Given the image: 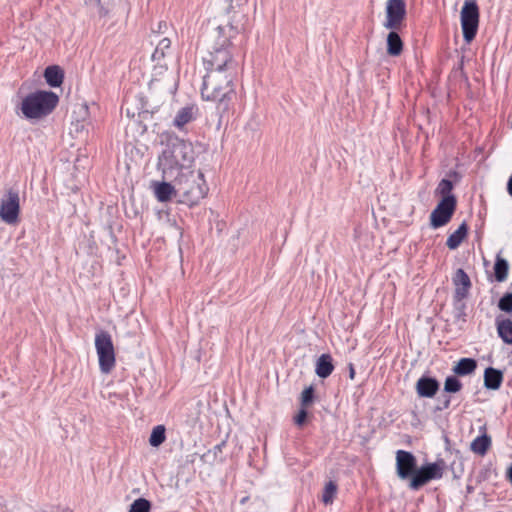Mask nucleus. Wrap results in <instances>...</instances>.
<instances>
[{
	"mask_svg": "<svg viewBox=\"0 0 512 512\" xmlns=\"http://www.w3.org/2000/svg\"><path fill=\"white\" fill-rule=\"evenodd\" d=\"M236 91L235 89H228L223 93L219 94V96L215 97V99H210L211 101L217 102V112L219 114V125L221 124L222 119L225 116H229L231 110H233L234 102L236 100Z\"/></svg>",
	"mask_w": 512,
	"mask_h": 512,
	"instance_id": "ddd939ff",
	"label": "nucleus"
},
{
	"mask_svg": "<svg viewBox=\"0 0 512 512\" xmlns=\"http://www.w3.org/2000/svg\"><path fill=\"white\" fill-rule=\"evenodd\" d=\"M87 3L97 9L99 17H106L109 10L101 3V0H87Z\"/></svg>",
	"mask_w": 512,
	"mask_h": 512,
	"instance_id": "58836bf2",
	"label": "nucleus"
},
{
	"mask_svg": "<svg viewBox=\"0 0 512 512\" xmlns=\"http://www.w3.org/2000/svg\"><path fill=\"white\" fill-rule=\"evenodd\" d=\"M237 70H208L203 77L201 95L204 99H215L219 94L234 88Z\"/></svg>",
	"mask_w": 512,
	"mask_h": 512,
	"instance_id": "39448f33",
	"label": "nucleus"
},
{
	"mask_svg": "<svg viewBox=\"0 0 512 512\" xmlns=\"http://www.w3.org/2000/svg\"><path fill=\"white\" fill-rule=\"evenodd\" d=\"M448 176L450 178H454L455 180H459L460 179V174L457 171H454V170L449 171Z\"/></svg>",
	"mask_w": 512,
	"mask_h": 512,
	"instance_id": "a19ab883",
	"label": "nucleus"
},
{
	"mask_svg": "<svg viewBox=\"0 0 512 512\" xmlns=\"http://www.w3.org/2000/svg\"><path fill=\"white\" fill-rule=\"evenodd\" d=\"M451 395L443 392V394L438 398V403L434 407V412H441L443 410H446L451 405Z\"/></svg>",
	"mask_w": 512,
	"mask_h": 512,
	"instance_id": "e433bc0d",
	"label": "nucleus"
},
{
	"mask_svg": "<svg viewBox=\"0 0 512 512\" xmlns=\"http://www.w3.org/2000/svg\"><path fill=\"white\" fill-rule=\"evenodd\" d=\"M465 298H453V306L455 318L458 320L466 321V304L463 302Z\"/></svg>",
	"mask_w": 512,
	"mask_h": 512,
	"instance_id": "f704fd0d",
	"label": "nucleus"
},
{
	"mask_svg": "<svg viewBox=\"0 0 512 512\" xmlns=\"http://www.w3.org/2000/svg\"><path fill=\"white\" fill-rule=\"evenodd\" d=\"M457 208V200L443 198L440 199L436 207L430 214V226L437 229L448 224Z\"/></svg>",
	"mask_w": 512,
	"mask_h": 512,
	"instance_id": "f8f14e48",
	"label": "nucleus"
},
{
	"mask_svg": "<svg viewBox=\"0 0 512 512\" xmlns=\"http://www.w3.org/2000/svg\"><path fill=\"white\" fill-rule=\"evenodd\" d=\"M309 416L307 408L300 406L298 413L293 418L294 424L298 427H303L307 423Z\"/></svg>",
	"mask_w": 512,
	"mask_h": 512,
	"instance_id": "4c0bfd02",
	"label": "nucleus"
},
{
	"mask_svg": "<svg viewBox=\"0 0 512 512\" xmlns=\"http://www.w3.org/2000/svg\"><path fill=\"white\" fill-rule=\"evenodd\" d=\"M452 282L455 286L453 298H467L472 283L470 277L462 268L456 270Z\"/></svg>",
	"mask_w": 512,
	"mask_h": 512,
	"instance_id": "2eb2a0df",
	"label": "nucleus"
},
{
	"mask_svg": "<svg viewBox=\"0 0 512 512\" xmlns=\"http://www.w3.org/2000/svg\"><path fill=\"white\" fill-rule=\"evenodd\" d=\"M95 347L99 359L100 371L104 374L110 373L116 363L111 335L104 330L98 332L95 336Z\"/></svg>",
	"mask_w": 512,
	"mask_h": 512,
	"instance_id": "0eeeda50",
	"label": "nucleus"
},
{
	"mask_svg": "<svg viewBox=\"0 0 512 512\" xmlns=\"http://www.w3.org/2000/svg\"><path fill=\"white\" fill-rule=\"evenodd\" d=\"M348 368H349V378L351 380H353L355 378V368H354V365L352 363H349Z\"/></svg>",
	"mask_w": 512,
	"mask_h": 512,
	"instance_id": "ea45409f",
	"label": "nucleus"
},
{
	"mask_svg": "<svg viewBox=\"0 0 512 512\" xmlns=\"http://www.w3.org/2000/svg\"><path fill=\"white\" fill-rule=\"evenodd\" d=\"M453 189V181L451 179L444 178L439 182L435 190V194L439 195L441 197L440 199L447 197L449 199L457 200L456 196L452 193Z\"/></svg>",
	"mask_w": 512,
	"mask_h": 512,
	"instance_id": "cd10ccee",
	"label": "nucleus"
},
{
	"mask_svg": "<svg viewBox=\"0 0 512 512\" xmlns=\"http://www.w3.org/2000/svg\"><path fill=\"white\" fill-rule=\"evenodd\" d=\"M469 231V227L467 223L464 221L460 224V226L448 236L446 245L450 250L457 249L463 240L467 237Z\"/></svg>",
	"mask_w": 512,
	"mask_h": 512,
	"instance_id": "5701e85b",
	"label": "nucleus"
},
{
	"mask_svg": "<svg viewBox=\"0 0 512 512\" xmlns=\"http://www.w3.org/2000/svg\"><path fill=\"white\" fill-rule=\"evenodd\" d=\"M506 478L512 484V464L507 469Z\"/></svg>",
	"mask_w": 512,
	"mask_h": 512,
	"instance_id": "79ce46f5",
	"label": "nucleus"
},
{
	"mask_svg": "<svg viewBox=\"0 0 512 512\" xmlns=\"http://www.w3.org/2000/svg\"><path fill=\"white\" fill-rule=\"evenodd\" d=\"M334 370L333 358L330 354H322L316 361L315 373L318 377L326 379Z\"/></svg>",
	"mask_w": 512,
	"mask_h": 512,
	"instance_id": "412c9836",
	"label": "nucleus"
},
{
	"mask_svg": "<svg viewBox=\"0 0 512 512\" xmlns=\"http://www.w3.org/2000/svg\"><path fill=\"white\" fill-rule=\"evenodd\" d=\"M459 68H460L461 70H463V59L461 60V62H460V64H459Z\"/></svg>",
	"mask_w": 512,
	"mask_h": 512,
	"instance_id": "c03bdc74",
	"label": "nucleus"
},
{
	"mask_svg": "<svg viewBox=\"0 0 512 512\" xmlns=\"http://www.w3.org/2000/svg\"><path fill=\"white\" fill-rule=\"evenodd\" d=\"M238 33L232 25L218 26L212 33L214 45L203 57L206 70H237V62L234 60L228 47L231 45V38Z\"/></svg>",
	"mask_w": 512,
	"mask_h": 512,
	"instance_id": "f257e3e1",
	"label": "nucleus"
},
{
	"mask_svg": "<svg viewBox=\"0 0 512 512\" xmlns=\"http://www.w3.org/2000/svg\"><path fill=\"white\" fill-rule=\"evenodd\" d=\"M194 149L189 141L177 136H170L167 146L159 157V164L163 167L164 174L173 176L174 171L189 170L194 162Z\"/></svg>",
	"mask_w": 512,
	"mask_h": 512,
	"instance_id": "f03ea898",
	"label": "nucleus"
},
{
	"mask_svg": "<svg viewBox=\"0 0 512 512\" xmlns=\"http://www.w3.org/2000/svg\"><path fill=\"white\" fill-rule=\"evenodd\" d=\"M226 1L229 2V3L232 2V0H226Z\"/></svg>",
	"mask_w": 512,
	"mask_h": 512,
	"instance_id": "a18cd8bd",
	"label": "nucleus"
},
{
	"mask_svg": "<svg viewBox=\"0 0 512 512\" xmlns=\"http://www.w3.org/2000/svg\"><path fill=\"white\" fill-rule=\"evenodd\" d=\"M166 440V428L164 425H157L152 429L149 437V444L152 447H159Z\"/></svg>",
	"mask_w": 512,
	"mask_h": 512,
	"instance_id": "c85d7f7f",
	"label": "nucleus"
},
{
	"mask_svg": "<svg viewBox=\"0 0 512 512\" xmlns=\"http://www.w3.org/2000/svg\"><path fill=\"white\" fill-rule=\"evenodd\" d=\"M152 503L146 498L140 497L134 500L129 508L128 512H150Z\"/></svg>",
	"mask_w": 512,
	"mask_h": 512,
	"instance_id": "2f4dec72",
	"label": "nucleus"
},
{
	"mask_svg": "<svg viewBox=\"0 0 512 512\" xmlns=\"http://www.w3.org/2000/svg\"><path fill=\"white\" fill-rule=\"evenodd\" d=\"M498 308L505 313H512V292H506L499 299Z\"/></svg>",
	"mask_w": 512,
	"mask_h": 512,
	"instance_id": "c9c22d12",
	"label": "nucleus"
},
{
	"mask_svg": "<svg viewBox=\"0 0 512 512\" xmlns=\"http://www.w3.org/2000/svg\"><path fill=\"white\" fill-rule=\"evenodd\" d=\"M480 11L476 0H466L461 9L460 20L463 38L470 43L476 36L479 26Z\"/></svg>",
	"mask_w": 512,
	"mask_h": 512,
	"instance_id": "6e6552de",
	"label": "nucleus"
},
{
	"mask_svg": "<svg viewBox=\"0 0 512 512\" xmlns=\"http://www.w3.org/2000/svg\"><path fill=\"white\" fill-rule=\"evenodd\" d=\"M416 392L419 397L433 398L440 389V382L432 376H421L415 385Z\"/></svg>",
	"mask_w": 512,
	"mask_h": 512,
	"instance_id": "4468645a",
	"label": "nucleus"
},
{
	"mask_svg": "<svg viewBox=\"0 0 512 512\" xmlns=\"http://www.w3.org/2000/svg\"><path fill=\"white\" fill-rule=\"evenodd\" d=\"M44 78L50 87L58 88L63 83L64 71L58 65H50L44 71Z\"/></svg>",
	"mask_w": 512,
	"mask_h": 512,
	"instance_id": "4be33fe9",
	"label": "nucleus"
},
{
	"mask_svg": "<svg viewBox=\"0 0 512 512\" xmlns=\"http://www.w3.org/2000/svg\"><path fill=\"white\" fill-rule=\"evenodd\" d=\"M198 108L196 105L191 104L182 107L176 114L173 125L182 130L184 126L196 119Z\"/></svg>",
	"mask_w": 512,
	"mask_h": 512,
	"instance_id": "f3484780",
	"label": "nucleus"
},
{
	"mask_svg": "<svg viewBox=\"0 0 512 512\" xmlns=\"http://www.w3.org/2000/svg\"><path fill=\"white\" fill-rule=\"evenodd\" d=\"M155 196L160 202L169 201L172 196L177 198V187L175 177H173L172 183L160 182L155 184Z\"/></svg>",
	"mask_w": 512,
	"mask_h": 512,
	"instance_id": "a211bd4d",
	"label": "nucleus"
},
{
	"mask_svg": "<svg viewBox=\"0 0 512 512\" xmlns=\"http://www.w3.org/2000/svg\"><path fill=\"white\" fill-rule=\"evenodd\" d=\"M337 490H338V486H337L336 482H334L332 480L327 482L324 487V490H323L322 501L325 504H331L334 500Z\"/></svg>",
	"mask_w": 512,
	"mask_h": 512,
	"instance_id": "473e14b6",
	"label": "nucleus"
},
{
	"mask_svg": "<svg viewBox=\"0 0 512 512\" xmlns=\"http://www.w3.org/2000/svg\"><path fill=\"white\" fill-rule=\"evenodd\" d=\"M162 26L166 27V23L165 22H159L158 23V26H157V30H154V32H160V30L162 29Z\"/></svg>",
	"mask_w": 512,
	"mask_h": 512,
	"instance_id": "37998d69",
	"label": "nucleus"
},
{
	"mask_svg": "<svg viewBox=\"0 0 512 512\" xmlns=\"http://www.w3.org/2000/svg\"><path fill=\"white\" fill-rule=\"evenodd\" d=\"M20 198L18 191L10 188L0 202V218L7 224H15L19 220Z\"/></svg>",
	"mask_w": 512,
	"mask_h": 512,
	"instance_id": "9d476101",
	"label": "nucleus"
},
{
	"mask_svg": "<svg viewBox=\"0 0 512 512\" xmlns=\"http://www.w3.org/2000/svg\"><path fill=\"white\" fill-rule=\"evenodd\" d=\"M170 47H171V41L169 38L161 39L158 42V44L152 54V60L159 63L166 56V52L170 49Z\"/></svg>",
	"mask_w": 512,
	"mask_h": 512,
	"instance_id": "7c9ffc66",
	"label": "nucleus"
},
{
	"mask_svg": "<svg viewBox=\"0 0 512 512\" xmlns=\"http://www.w3.org/2000/svg\"><path fill=\"white\" fill-rule=\"evenodd\" d=\"M315 400V388L313 385L306 387L300 397V406L308 408Z\"/></svg>",
	"mask_w": 512,
	"mask_h": 512,
	"instance_id": "72a5a7b5",
	"label": "nucleus"
},
{
	"mask_svg": "<svg viewBox=\"0 0 512 512\" xmlns=\"http://www.w3.org/2000/svg\"><path fill=\"white\" fill-rule=\"evenodd\" d=\"M69 512H73V511H69Z\"/></svg>",
	"mask_w": 512,
	"mask_h": 512,
	"instance_id": "49530a36",
	"label": "nucleus"
},
{
	"mask_svg": "<svg viewBox=\"0 0 512 512\" xmlns=\"http://www.w3.org/2000/svg\"><path fill=\"white\" fill-rule=\"evenodd\" d=\"M446 462L442 458H437L435 462H426L419 466L418 472L412 479L408 487L417 491L427 485L432 480H439L443 477L446 470Z\"/></svg>",
	"mask_w": 512,
	"mask_h": 512,
	"instance_id": "423d86ee",
	"label": "nucleus"
},
{
	"mask_svg": "<svg viewBox=\"0 0 512 512\" xmlns=\"http://www.w3.org/2000/svg\"><path fill=\"white\" fill-rule=\"evenodd\" d=\"M58 103L59 97L56 93L37 90L22 100L21 111L27 119H40L49 115Z\"/></svg>",
	"mask_w": 512,
	"mask_h": 512,
	"instance_id": "20e7f679",
	"label": "nucleus"
},
{
	"mask_svg": "<svg viewBox=\"0 0 512 512\" xmlns=\"http://www.w3.org/2000/svg\"><path fill=\"white\" fill-rule=\"evenodd\" d=\"M484 431H486L485 427H482ZM491 447V437L484 432L480 436L476 437L470 445V449L480 456H484L487 454L488 450Z\"/></svg>",
	"mask_w": 512,
	"mask_h": 512,
	"instance_id": "393cba45",
	"label": "nucleus"
},
{
	"mask_svg": "<svg viewBox=\"0 0 512 512\" xmlns=\"http://www.w3.org/2000/svg\"><path fill=\"white\" fill-rule=\"evenodd\" d=\"M493 269L495 280L497 282H503L506 280L508 275L509 263L505 258L501 257L500 255H497Z\"/></svg>",
	"mask_w": 512,
	"mask_h": 512,
	"instance_id": "bb28decb",
	"label": "nucleus"
},
{
	"mask_svg": "<svg viewBox=\"0 0 512 512\" xmlns=\"http://www.w3.org/2000/svg\"><path fill=\"white\" fill-rule=\"evenodd\" d=\"M386 19L383 26L388 30H400L406 19V1L388 0L385 8Z\"/></svg>",
	"mask_w": 512,
	"mask_h": 512,
	"instance_id": "9b49d317",
	"label": "nucleus"
},
{
	"mask_svg": "<svg viewBox=\"0 0 512 512\" xmlns=\"http://www.w3.org/2000/svg\"><path fill=\"white\" fill-rule=\"evenodd\" d=\"M226 446V441L215 445L213 449L208 450L202 454L200 459L203 463L213 465L215 462H224L225 456L223 455V448Z\"/></svg>",
	"mask_w": 512,
	"mask_h": 512,
	"instance_id": "b1692460",
	"label": "nucleus"
},
{
	"mask_svg": "<svg viewBox=\"0 0 512 512\" xmlns=\"http://www.w3.org/2000/svg\"><path fill=\"white\" fill-rule=\"evenodd\" d=\"M503 378L502 370L489 366L483 373V385L487 390H498L502 385Z\"/></svg>",
	"mask_w": 512,
	"mask_h": 512,
	"instance_id": "dca6fc26",
	"label": "nucleus"
},
{
	"mask_svg": "<svg viewBox=\"0 0 512 512\" xmlns=\"http://www.w3.org/2000/svg\"><path fill=\"white\" fill-rule=\"evenodd\" d=\"M418 463L416 456L406 450L396 452V475L402 481L412 483L413 477L418 472Z\"/></svg>",
	"mask_w": 512,
	"mask_h": 512,
	"instance_id": "1a4fd4ad",
	"label": "nucleus"
},
{
	"mask_svg": "<svg viewBox=\"0 0 512 512\" xmlns=\"http://www.w3.org/2000/svg\"><path fill=\"white\" fill-rule=\"evenodd\" d=\"M404 43L398 30H390L386 39V52L391 57L400 56L403 52Z\"/></svg>",
	"mask_w": 512,
	"mask_h": 512,
	"instance_id": "aec40b11",
	"label": "nucleus"
},
{
	"mask_svg": "<svg viewBox=\"0 0 512 512\" xmlns=\"http://www.w3.org/2000/svg\"><path fill=\"white\" fill-rule=\"evenodd\" d=\"M498 336L505 344H512V320L496 318Z\"/></svg>",
	"mask_w": 512,
	"mask_h": 512,
	"instance_id": "a878e982",
	"label": "nucleus"
},
{
	"mask_svg": "<svg viewBox=\"0 0 512 512\" xmlns=\"http://www.w3.org/2000/svg\"><path fill=\"white\" fill-rule=\"evenodd\" d=\"M174 177L180 203L192 207L207 195L209 188L200 170H181Z\"/></svg>",
	"mask_w": 512,
	"mask_h": 512,
	"instance_id": "7ed1b4c3",
	"label": "nucleus"
},
{
	"mask_svg": "<svg viewBox=\"0 0 512 512\" xmlns=\"http://www.w3.org/2000/svg\"><path fill=\"white\" fill-rule=\"evenodd\" d=\"M458 377L459 376H456L455 374L447 376L444 381L443 392L449 395L460 392L463 388V384Z\"/></svg>",
	"mask_w": 512,
	"mask_h": 512,
	"instance_id": "c756f323",
	"label": "nucleus"
},
{
	"mask_svg": "<svg viewBox=\"0 0 512 512\" xmlns=\"http://www.w3.org/2000/svg\"><path fill=\"white\" fill-rule=\"evenodd\" d=\"M478 362L474 358L464 357L459 359L452 367V372L459 377H465L475 373Z\"/></svg>",
	"mask_w": 512,
	"mask_h": 512,
	"instance_id": "6ab92c4d",
	"label": "nucleus"
}]
</instances>
